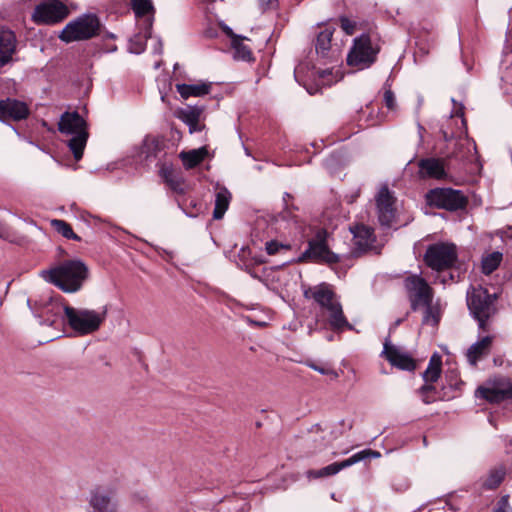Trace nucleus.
Instances as JSON below:
<instances>
[{
    "label": "nucleus",
    "instance_id": "19",
    "mask_svg": "<svg viewBox=\"0 0 512 512\" xmlns=\"http://www.w3.org/2000/svg\"><path fill=\"white\" fill-rule=\"evenodd\" d=\"M17 44L18 40L15 33L5 26H0V67L14 62Z\"/></svg>",
    "mask_w": 512,
    "mask_h": 512
},
{
    "label": "nucleus",
    "instance_id": "16",
    "mask_svg": "<svg viewBox=\"0 0 512 512\" xmlns=\"http://www.w3.org/2000/svg\"><path fill=\"white\" fill-rule=\"evenodd\" d=\"M167 141L163 136L146 135L142 141L139 155L146 162L157 160V165H161L166 156Z\"/></svg>",
    "mask_w": 512,
    "mask_h": 512
},
{
    "label": "nucleus",
    "instance_id": "9",
    "mask_svg": "<svg viewBox=\"0 0 512 512\" xmlns=\"http://www.w3.org/2000/svg\"><path fill=\"white\" fill-rule=\"evenodd\" d=\"M404 286L409 293L412 311H417L421 306H430L432 304L433 290L421 276L411 275L406 277Z\"/></svg>",
    "mask_w": 512,
    "mask_h": 512
},
{
    "label": "nucleus",
    "instance_id": "47",
    "mask_svg": "<svg viewBox=\"0 0 512 512\" xmlns=\"http://www.w3.org/2000/svg\"><path fill=\"white\" fill-rule=\"evenodd\" d=\"M424 307H425V312H424V317H423L422 322L424 324H427L430 322V320H432V325H434V326L437 325L439 322V319L436 315L433 314L431 305L424 306Z\"/></svg>",
    "mask_w": 512,
    "mask_h": 512
},
{
    "label": "nucleus",
    "instance_id": "46",
    "mask_svg": "<svg viewBox=\"0 0 512 512\" xmlns=\"http://www.w3.org/2000/svg\"><path fill=\"white\" fill-rule=\"evenodd\" d=\"M383 100L388 109L393 110L396 107L395 95L390 88L385 90Z\"/></svg>",
    "mask_w": 512,
    "mask_h": 512
},
{
    "label": "nucleus",
    "instance_id": "56",
    "mask_svg": "<svg viewBox=\"0 0 512 512\" xmlns=\"http://www.w3.org/2000/svg\"><path fill=\"white\" fill-rule=\"evenodd\" d=\"M402 321H403L402 319H398V320H396V322H395V326L400 325V324L402 323Z\"/></svg>",
    "mask_w": 512,
    "mask_h": 512
},
{
    "label": "nucleus",
    "instance_id": "40",
    "mask_svg": "<svg viewBox=\"0 0 512 512\" xmlns=\"http://www.w3.org/2000/svg\"><path fill=\"white\" fill-rule=\"evenodd\" d=\"M265 250H266L267 254L275 255V254L279 253L281 250H285V251L291 250V245L279 242L277 240H270V241L266 242Z\"/></svg>",
    "mask_w": 512,
    "mask_h": 512
},
{
    "label": "nucleus",
    "instance_id": "13",
    "mask_svg": "<svg viewBox=\"0 0 512 512\" xmlns=\"http://www.w3.org/2000/svg\"><path fill=\"white\" fill-rule=\"evenodd\" d=\"M349 231L353 235L351 253L354 257H360L373 248L376 242L373 228L364 224H355L349 227Z\"/></svg>",
    "mask_w": 512,
    "mask_h": 512
},
{
    "label": "nucleus",
    "instance_id": "39",
    "mask_svg": "<svg viewBox=\"0 0 512 512\" xmlns=\"http://www.w3.org/2000/svg\"><path fill=\"white\" fill-rule=\"evenodd\" d=\"M54 230L66 239L81 241V237L74 233L72 226L62 219H53L50 222Z\"/></svg>",
    "mask_w": 512,
    "mask_h": 512
},
{
    "label": "nucleus",
    "instance_id": "43",
    "mask_svg": "<svg viewBox=\"0 0 512 512\" xmlns=\"http://www.w3.org/2000/svg\"><path fill=\"white\" fill-rule=\"evenodd\" d=\"M297 210L294 206L286 205L284 209L279 212L277 219L282 221H294L297 222V216L294 214V211Z\"/></svg>",
    "mask_w": 512,
    "mask_h": 512
},
{
    "label": "nucleus",
    "instance_id": "11",
    "mask_svg": "<svg viewBox=\"0 0 512 512\" xmlns=\"http://www.w3.org/2000/svg\"><path fill=\"white\" fill-rule=\"evenodd\" d=\"M380 456L381 454L378 451L372 449H364L341 462H334L318 470H309L307 471V477L317 479L332 476L340 472L342 469L350 467L360 461L369 458H379Z\"/></svg>",
    "mask_w": 512,
    "mask_h": 512
},
{
    "label": "nucleus",
    "instance_id": "14",
    "mask_svg": "<svg viewBox=\"0 0 512 512\" xmlns=\"http://www.w3.org/2000/svg\"><path fill=\"white\" fill-rule=\"evenodd\" d=\"M476 396L492 404L512 400V381L507 378H501L495 381L492 387L480 386L476 390Z\"/></svg>",
    "mask_w": 512,
    "mask_h": 512
},
{
    "label": "nucleus",
    "instance_id": "29",
    "mask_svg": "<svg viewBox=\"0 0 512 512\" xmlns=\"http://www.w3.org/2000/svg\"><path fill=\"white\" fill-rule=\"evenodd\" d=\"M177 92L183 99H188L189 97H201L209 94L211 90V83H201V84H177L176 85Z\"/></svg>",
    "mask_w": 512,
    "mask_h": 512
},
{
    "label": "nucleus",
    "instance_id": "26",
    "mask_svg": "<svg viewBox=\"0 0 512 512\" xmlns=\"http://www.w3.org/2000/svg\"><path fill=\"white\" fill-rule=\"evenodd\" d=\"M159 175L171 190L177 194L185 193L184 179L181 176L175 175L173 165L170 162L164 161L161 163Z\"/></svg>",
    "mask_w": 512,
    "mask_h": 512
},
{
    "label": "nucleus",
    "instance_id": "42",
    "mask_svg": "<svg viewBox=\"0 0 512 512\" xmlns=\"http://www.w3.org/2000/svg\"><path fill=\"white\" fill-rule=\"evenodd\" d=\"M339 23L341 29L346 35H353L357 29V22L350 20L347 16L341 15L339 17Z\"/></svg>",
    "mask_w": 512,
    "mask_h": 512
},
{
    "label": "nucleus",
    "instance_id": "31",
    "mask_svg": "<svg viewBox=\"0 0 512 512\" xmlns=\"http://www.w3.org/2000/svg\"><path fill=\"white\" fill-rule=\"evenodd\" d=\"M88 131H82L80 133H76L72 135V137L68 140L67 145L71 152L73 153V157L76 161H79L83 157L84 149L88 140Z\"/></svg>",
    "mask_w": 512,
    "mask_h": 512
},
{
    "label": "nucleus",
    "instance_id": "25",
    "mask_svg": "<svg viewBox=\"0 0 512 512\" xmlns=\"http://www.w3.org/2000/svg\"><path fill=\"white\" fill-rule=\"evenodd\" d=\"M327 312V321L333 331L342 332L345 329H353V326L344 315L342 305L339 301H336L331 307H329Z\"/></svg>",
    "mask_w": 512,
    "mask_h": 512
},
{
    "label": "nucleus",
    "instance_id": "54",
    "mask_svg": "<svg viewBox=\"0 0 512 512\" xmlns=\"http://www.w3.org/2000/svg\"><path fill=\"white\" fill-rule=\"evenodd\" d=\"M6 235L5 228L0 225V238H4Z\"/></svg>",
    "mask_w": 512,
    "mask_h": 512
},
{
    "label": "nucleus",
    "instance_id": "22",
    "mask_svg": "<svg viewBox=\"0 0 512 512\" xmlns=\"http://www.w3.org/2000/svg\"><path fill=\"white\" fill-rule=\"evenodd\" d=\"M306 299L312 298L322 309L327 310L337 300L335 292L326 283L319 284L304 291Z\"/></svg>",
    "mask_w": 512,
    "mask_h": 512
},
{
    "label": "nucleus",
    "instance_id": "45",
    "mask_svg": "<svg viewBox=\"0 0 512 512\" xmlns=\"http://www.w3.org/2000/svg\"><path fill=\"white\" fill-rule=\"evenodd\" d=\"M130 52L135 54H140L145 50V42H143L140 37H135V39L130 40Z\"/></svg>",
    "mask_w": 512,
    "mask_h": 512
},
{
    "label": "nucleus",
    "instance_id": "32",
    "mask_svg": "<svg viewBox=\"0 0 512 512\" xmlns=\"http://www.w3.org/2000/svg\"><path fill=\"white\" fill-rule=\"evenodd\" d=\"M442 371L441 356L435 353L429 360L428 367L422 373V378L425 383H435L440 378Z\"/></svg>",
    "mask_w": 512,
    "mask_h": 512
},
{
    "label": "nucleus",
    "instance_id": "49",
    "mask_svg": "<svg viewBox=\"0 0 512 512\" xmlns=\"http://www.w3.org/2000/svg\"><path fill=\"white\" fill-rule=\"evenodd\" d=\"M502 235L506 238H509V239H512V226H508L506 227L503 231H502Z\"/></svg>",
    "mask_w": 512,
    "mask_h": 512
},
{
    "label": "nucleus",
    "instance_id": "48",
    "mask_svg": "<svg viewBox=\"0 0 512 512\" xmlns=\"http://www.w3.org/2000/svg\"><path fill=\"white\" fill-rule=\"evenodd\" d=\"M262 10L269 9L273 6L276 0H258Z\"/></svg>",
    "mask_w": 512,
    "mask_h": 512
},
{
    "label": "nucleus",
    "instance_id": "55",
    "mask_svg": "<svg viewBox=\"0 0 512 512\" xmlns=\"http://www.w3.org/2000/svg\"><path fill=\"white\" fill-rule=\"evenodd\" d=\"M133 497L137 498L140 501H144L146 499V495L140 496L139 494H134Z\"/></svg>",
    "mask_w": 512,
    "mask_h": 512
},
{
    "label": "nucleus",
    "instance_id": "2",
    "mask_svg": "<svg viewBox=\"0 0 512 512\" xmlns=\"http://www.w3.org/2000/svg\"><path fill=\"white\" fill-rule=\"evenodd\" d=\"M381 44L378 37L370 32L355 37L346 57V63L357 70L370 68L376 63Z\"/></svg>",
    "mask_w": 512,
    "mask_h": 512
},
{
    "label": "nucleus",
    "instance_id": "24",
    "mask_svg": "<svg viewBox=\"0 0 512 512\" xmlns=\"http://www.w3.org/2000/svg\"><path fill=\"white\" fill-rule=\"evenodd\" d=\"M203 111V106H187L178 111L177 117L189 127V133L193 134L205 128L204 124L199 123Z\"/></svg>",
    "mask_w": 512,
    "mask_h": 512
},
{
    "label": "nucleus",
    "instance_id": "35",
    "mask_svg": "<svg viewBox=\"0 0 512 512\" xmlns=\"http://www.w3.org/2000/svg\"><path fill=\"white\" fill-rule=\"evenodd\" d=\"M230 199L231 194L226 188H223L216 193L215 207L213 211V218L215 220H220L223 218L225 212L229 207Z\"/></svg>",
    "mask_w": 512,
    "mask_h": 512
},
{
    "label": "nucleus",
    "instance_id": "41",
    "mask_svg": "<svg viewBox=\"0 0 512 512\" xmlns=\"http://www.w3.org/2000/svg\"><path fill=\"white\" fill-rule=\"evenodd\" d=\"M306 364L308 367H310L314 371H317L318 373H320L322 375L330 376L331 379H337L339 377V374L333 368L318 365L313 361H308Z\"/></svg>",
    "mask_w": 512,
    "mask_h": 512
},
{
    "label": "nucleus",
    "instance_id": "33",
    "mask_svg": "<svg viewBox=\"0 0 512 512\" xmlns=\"http://www.w3.org/2000/svg\"><path fill=\"white\" fill-rule=\"evenodd\" d=\"M333 37V30L326 28L319 32L316 38L315 51L317 55L322 58L328 57L331 49V41Z\"/></svg>",
    "mask_w": 512,
    "mask_h": 512
},
{
    "label": "nucleus",
    "instance_id": "28",
    "mask_svg": "<svg viewBox=\"0 0 512 512\" xmlns=\"http://www.w3.org/2000/svg\"><path fill=\"white\" fill-rule=\"evenodd\" d=\"M131 7L135 13L137 18H142L145 16H149L147 33L150 34V30L153 24V16L155 13V8L151 2V0H130ZM150 35H148L149 37Z\"/></svg>",
    "mask_w": 512,
    "mask_h": 512
},
{
    "label": "nucleus",
    "instance_id": "15",
    "mask_svg": "<svg viewBox=\"0 0 512 512\" xmlns=\"http://www.w3.org/2000/svg\"><path fill=\"white\" fill-rule=\"evenodd\" d=\"M476 396L492 404L512 400V381L507 378H501L495 381L492 387L480 386L476 390Z\"/></svg>",
    "mask_w": 512,
    "mask_h": 512
},
{
    "label": "nucleus",
    "instance_id": "10",
    "mask_svg": "<svg viewBox=\"0 0 512 512\" xmlns=\"http://www.w3.org/2000/svg\"><path fill=\"white\" fill-rule=\"evenodd\" d=\"M69 15L67 6L59 0H49L36 5L32 19L37 24L52 25L63 21Z\"/></svg>",
    "mask_w": 512,
    "mask_h": 512
},
{
    "label": "nucleus",
    "instance_id": "4",
    "mask_svg": "<svg viewBox=\"0 0 512 512\" xmlns=\"http://www.w3.org/2000/svg\"><path fill=\"white\" fill-rule=\"evenodd\" d=\"M102 24L99 17L93 13L82 14L68 22L58 35L65 43L84 41L100 35Z\"/></svg>",
    "mask_w": 512,
    "mask_h": 512
},
{
    "label": "nucleus",
    "instance_id": "57",
    "mask_svg": "<svg viewBox=\"0 0 512 512\" xmlns=\"http://www.w3.org/2000/svg\"><path fill=\"white\" fill-rule=\"evenodd\" d=\"M314 428H315L317 431L321 430V429H320V426H319L318 424H317V425H315V426H314Z\"/></svg>",
    "mask_w": 512,
    "mask_h": 512
},
{
    "label": "nucleus",
    "instance_id": "8",
    "mask_svg": "<svg viewBox=\"0 0 512 512\" xmlns=\"http://www.w3.org/2000/svg\"><path fill=\"white\" fill-rule=\"evenodd\" d=\"M426 201L430 206L448 211L463 210L468 205L467 196L453 188H434L427 192Z\"/></svg>",
    "mask_w": 512,
    "mask_h": 512
},
{
    "label": "nucleus",
    "instance_id": "44",
    "mask_svg": "<svg viewBox=\"0 0 512 512\" xmlns=\"http://www.w3.org/2000/svg\"><path fill=\"white\" fill-rule=\"evenodd\" d=\"M509 495H503L498 501L495 508L491 512H512L509 503Z\"/></svg>",
    "mask_w": 512,
    "mask_h": 512
},
{
    "label": "nucleus",
    "instance_id": "3",
    "mask_svg": "<svg viewBox=\"0 0 512 512\" xmlns=\"http://www.w3.org/2000/svg\"><path fill=\"white\" fill-rule=\"evenodd\" d=\"M63 310L69 327L81 336L98 331L106 320L108 313L107 306H103L99 310H91L65 305Z\"/></svg>",
    "mask_w": 512,
    "mask_h": 512
},
{
    "label": "nucleus",
    "instance_id": "38",
    "mask_svg": "<svg viewBox=\"0 0 512 512\" xmlns=\"http://www.w3.org/2000/svg\"><path fill=\"white\" fill-rule=\"evenodd\" d=\"M417 393L425 404H431L443 399L440 391L436 388L434 383H425L417 390Z\"/></svg>",
    "mask_w": 512,
    "mask_h": 512
},
{
    "label": "nucleus",
    "instance_id": "51",
    "mask_svg": "<svg viewBox=\"0 0 512 512\" xmlns=\"http://www.w3.org/2000/svg\"><path fill=\"white\" fill-rule=\"evenodd\" d=\"M291 198H292V195H291V194H289V193H287V192H286V193H284L283 201H284V203H285V206H286V205H288L287 200H288V199H291Z\"/></svg>",
    "mask_w": 512,
    "mask_h": 512
},
{
    "label": "nucleus",
    "instance_id": "37",
    "mask_svg": "<svg viewBox=\"0 0 512 512\" xmlns=\"http://www.w3.org/2000/svg\"><path fill=\"white\" fill-rule=\"evenodd\" d=\"M503 254L499 251L487 254L482 258L481 271L484 275L492 274L501 264Z\"/></svg>",
    "mask_w": 512,
    "mask_h": 512
},
{
    "label": "nucleus",
    "instance_id": "7",
    "mask_svg": "<svg viewBox=\"0 0 512 512\" xmlns=\"http://www.w3.org/2000/svg\"><path fill=\"white\" fill-rule=\"evenodd\" d=\"M458 258L456 245L439 242L427 247L424 254L425 264L435 271H443L454 266Z\"/></svg>",
    "mask_w": 512,
    "mask_h": 512
},
{
    "label": "nucleus",
    "instance_id": "18",
    "mask_svg": "<svg viewBox=\"0 0 512 512\" xmlns=\"http://www.w3.org/2000/svg\"><path fill=\"white\" fill-rule=\"evenodd\" d=\"M30 109L28 105L15 98L7 97L0 100V121H22L28 118Z\"/></svg>",
    "mask_w": 512,
    "mask_h": 512
},
{
    "label": "nucleus",
    "instance_id": "53",
    "mask_svg": "<svg viewBox=\"0 0 512 512\" xmlns=\"http://www.w3.org/2000/svg\"><path fill=\"white\" fill-rule=\"evenodd\" d=\"M506 452L509 454L512 453V439L509 440V444L506 448Z\"/></svg>",
    "mask_w": 512,
    "mask_h": 512
},
{
    "label": "nucleus",
    "instance_id": "27",
    "mask_svg": "<svg viewBox=\"0 0 512 512\" xmlns=\"http://www.w3.org/2000/svg\"><path fill=\"white\" fill-rule=\"evenodd\" d=\"M492 342L493 337L488 335L472 344L466 354L468 362L475 366L481 358L487 356L490 353Z\"/></svg>",
    "mask_w": 512,
    "mask_h": 512
},
{
    "label": "nucleus",
    "instance_id": "1",
    "mask_svg": "<svg viewBox=\"0 0 512 512\" xmlns=\"http://www.w3.org/2000/svg\"><path fill=\"white\" fill-rule=\"evenodd\" d=\"M40 275L64 293H75L89 278V268L81 259H69L41 271Z\"/></svg>",
    "mask_w": 512,
    "mask_h": 512
},
{
    "label": "nucleus",
    "instance_id": "52",
    "mask_svg": "<svg viewBox=\"0 0 512 512\" xmlns=\"http://www.w3.org/2000/svg\"><path fill=\"white\" fill-rule=\"evenodd\" d=\"M57 250L60 256H65L67 254L66 250L62 247H58Z\"/></svg>",
    "mask_w": 512,
    "mask_h": 512
},
{
    "label": "nucleus",
    "instance_id": "30",
    "mask_svg": "<svg viewBox=\"0 0 512 512\" xmlns=\"http://www.w3.org/2000/svg\"><path fill=\"white\" fill-rule=\"evenodd\" d=\"M208 155L207 147L203 146L198 149H193L189 151H182L180 153V158L183 162V165L186 169H193L198 166Z\"/></svg>",
    "mask_w": 512,
    "mask_h": 512
},
{
    "label": "nucleus",
    "instance_id": "6",
    "mask_svg": "<svg viewBox=\"0 0 512 512\" xmlns=\"http://www.w3.org/2000/svg\"><path fill=\"white\" fill-rule=\"evenodd\" d=\"M327 231L320 229L314 238L308 241L307 249L298 257L297 263L316 262L329 265L340 262L338 254L332 252L327 244Z\"/></svg>",
    "mask_w": 512,
    "mask_h": 512
},
{
    "label": "nucleus",
    "instance_id": "50",
    "mask_svg": "<svg viewBox=\"0 0 512 512\" xmlns=\"http://www.w3.org/2000/svg\"><path fill=\"white\" fill-rule=\"evenodd\" d=\"M226 34L231 38V44L233 43V35H236L231 28L227 27L226 28Z\"/></svg>",
    "mask_w": 512,
    "mask_h": 512
},
{
    "label": "nucleus",
    "instance_id": "12",
    "mask_svg": "<svg viewBox=\"0 0 512 512\" xmlns=\"http://www.w3.org/2000/svg\"><path fill=\"white\" fill-rule=\"evenodd\" d=\"M88 512H118L119 504L116 491L112 488L97 486L90 491Z\"/></svg>",
    "mask_w": 512,
    "mask_h": 512
},
{
    "label": "nucleus",
    "instance_id": "5",
    "mask_svg": "<svg viewBox=\"0 0 512 512\" xmlns=\"http://www.w3.org/2000/svg\"><path fill=\"white\" fill-rule=\"evenodd\" d=\"M495 300L496 295L481 286L472 287L467 293L468 309L483 331L488 330L487 321L496 313Z\"/></svg>",
    "mask_w": 512,
    "mask_h": 512
},
{
    "label": "nucleus",
    "instance_id": "36",
    "mask_svg": "<svg viewBox=\"0 0 512 512\" xmlns=\"http://www.w3.org/2000/svg\"><path fill=\"white\" fill-rule=\"evenodd\" d=\"M506 475V468L503 465L492 468L486 479L482 482V488L485 490H493L500 486Z\"/></svg>",
    "mask_w": 512,
    "mask_h": 512
},
{
    "label": "nucleus",
    "instance_id": "17",
    "mask_svg": "<svg viewBox=\"0 0 512 512\" xmlns=\"http://www.w3.org/2000/svg\"><path fill=\"white\" fill-rule=\"evenodd\" d=\"M375 200L379 223L382 226L390 227L395 219V198L386 185L381 187Z\"/></svg>",
    "mask_w": 512,
    "mask_h": 512
},
{
    "label": "nucleus",
    "instance_id": "21",
    "mask_svg": "<svg viewBox=\"0 0 512 512\" xmlns=\"http://www.w3.org/2000/svg\"><path fill=\"white\" fill-rule=\"evenodd\" d=\"M419 177L442 180L447 177L445 160L442 158H422L418 161Z\"/></svg>",
    "mask_w": 512,
    "mask_h": 512
},
{
    "label": "nucleus",
    "instance_id": "58",
    "mask_svg": "<svg viewBox=\"0 0 512 512\" xmlns=\"http://www.w3.org/2000/svg\"><path fill=\"white\" fill-rule=\"evenodd\" d=\"M108 37L109 38H114V35L113 34H109Z\"/></svg>",
    "mask_w": 512,
    "mask_h": 512
},
{
    "label": "nucleus",
    "instance_id": "34",
    "mask_svg": "<svg viewBox=\"0 0 512 512\" xmlns=\"http://www.w3.org/2000/svg\"><path fill=\"white\" fill-rule=\"evenodd\" d=\"M245 39L240 35H233V43L231 44L234 50L233 57L236 60L253 61L254 57L251 49L243 43Z\"/></svg>",
    "mask_w": 512,
    "mask_h": 512
},
{
    "label": "nucleus",
    "instance_id": "20",
    "mask_svg": "<svg viewBox=\"0 0 512 512\" xmlns=\"http://www.w3.org/2000/svg\"><path fill=\"white\" fill-rule=\"evenodd\" d=\"M383 354L386 360L394 367L404 371H414L416 369V361L412 356L401 351L389 342H385Z\"/></svg>",
    "mask_w": 512,
    "mask_h": 512
},
{
    "label": "nucleus",
    "instance_id": "23",
    "mask_svg": "<svg viewBox=\"0 0 512 512\" xmlns=\"http://www.w3.org/2000/svg\"><path fill=\"white\" fill-rule=\"evenodd\" d=\"M58 130L63 134L74 135L87 131V123L77 111L65 112L60 117Z\"/></svg>",
    "mask_w": 512,
    "mask_h": 512
}]
</instances>
